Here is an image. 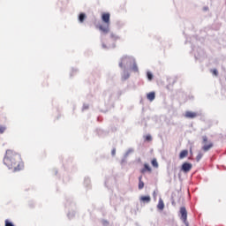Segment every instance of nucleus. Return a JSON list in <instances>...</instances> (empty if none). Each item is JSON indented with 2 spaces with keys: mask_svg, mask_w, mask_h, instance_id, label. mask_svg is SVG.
I'll return each mask as SVG.
<instances>
[{
  "mask_svg": "<svg viewBox=\"0 0 226 226\" xmlns=\"http://www.w3.org/2000/svg\"><path fill=\"white\" fill-rule=\"evenodd\" d=\"M4 163L8 167V169L13 170V172L24 170V161L22 160V155L13 150L6 151L4 158Z\"/></svg>",
  "mask_w": 226,
  "mask_h": 226,
  "instance_id": "1",
  "label": "nucleus"
},
{
  "mask_svg": "<svg viewBox=\"0 0 226 226\" xmlns=\"http://www.w3.org/2000/svg\"><path fill=\"white\" fill-rule=\"evenodd\" d=\"M102 20L106 24V26H103V25L99 26V29L103 33V34H109V32L110 31L109 26H110V13L104 12L102 15Z\"/></svg>",
  "mask_w": 226,
  "mask_h": 226,
  "instance_id": "2",
  "label": "nucleus"
},
{
  "mask_svg": "<svg viewBox=\"0 0 226 226\" xmlns=\"http://www.w3.org/2000/svg\"><path fill=\"white\" fill-rule=\"evenodd\" d=\"M202 140L203 147H201V149L202 151H204V153H207V151L213 149V147H215V144L213 142L207 140V136H203Z\"/></svg>",
  "mask_w": 226,
  "mask_h": 226,
  "instance_id": "3",
  "label": "nucleus"
},
{
  "mask_svg": "<svg viewBox=\"0 0 226 226\" xmlns=\"http://www.w3.org/2000/svg\"><path fill=\"white\" fill-rule=\"evenodd\" d=\"M180 215H181V220L184 222V223H186V220L188 218V212L186 211V207H180Z\"/></svg>",
  "mask_w": 226,
  "mask_h": 226,
  "instance_id": "4",
  "label": "nucleus"
},
{
  "mask_svg": "<svg viewBox=\"0 0 226 226\" xmlns=\"http://www.w3.org/2000/svg\"><path fill=\"white\" fill-rule=\"evenodd\" d=\"M128 63H132V58L129 56H124L119 63V67L123 68L124 64H128Z\"/></svg>",
  "mask_w": 226,
  "mask_h": 226,
  "instance_id": "5",
  "label": "nucleus"
},
{
  "mask_svg": "<svg viewBox=\"0 0 226 226\" xmlns=\"http://www.w3.org/2000/svg\"><path fill=\"white\" fill-rule=\"evenodd\" d=\"M192 163L184 162L182 164V170H183V172H190L192 170Z\"/></svg>",
  "mask_w": 226,
  "mask_h": 226,
  "instance_id": "6",
  "label": "nucleus"
},
{
  "mask_svg": "<svg viewBox=\"0 0 226 226\" xmlns=\"http://www.w3.org/2000/svg\"><path fill=\"white\" fill-rule=\"evenodd\" d=\"M185 116L188 119H195V117H197L199 116V114H197V112H193V111H186Z\"/></svg>",
  "mask_w": 226,
  "mask_h": 226,
  "instance_id": "7",
  "label": "nucleus"
},
{
  "mask_svg": "<svg viewBox=\"0 0 226 226\" xmlns=\"http://www.w3.org/2000/svg\"><path fill=\"white\" fill-rule=\"evenodd\" d=\"M141 174H146V172H153V170L151 169V166L149 164L145 163L144 168L140 170Z\"/></svg>",
  "mask_w": 226,
  "mask_h": 226,
  "instance_id": "8",
  "label": "nucleus"
},
{
  "mask_svg": "<svg viewBox=\"0 0 226 226\" xmlns=\"http://www.w3.org/2000/svg\"><path fill=\"white\" fill-rule=\"evenodd\" d=\"M157 208L159 211H163V209H165V203H163V200H162V198L159 199Z\"/></svg>",
  "mask_w": 226,
  "mask_h": 226,
  "instance_id": "9",
  "label": "nucleus"
},
{
  "mask_svg": "<svg viewBox=\"0 0 226 226\" xmlns=\"http://www.w3.org/2000/svg\"><path fill=\"white\" fill-rule=\"evenodd\" d=\"M188 156V150H182L179 154V159L183 160L184 158H186Z\"/></svg>",
  "mask_w": 226,
  "mask_h": 226,
  "instance_id": "10",
  "label": "nucleus"
},
{
  "mask_svg": "<svg viewBox=\"0 0 226 226\" xmlns=\"http://www.w3.org/2000/svg\"><path fill=\"white\" fill-rule=\"evenodd\" d=\"M87 18V16H86V13H84V12L79 13V20L80 24H82L86 20Z\"/></svg>",
  "mask_w": 226,
  "mask_h": 226,
  "instance_id": "11",
  "label": "nucleus"
},
{
  "mask_svg": "<svg viewBox=\"0 0 226 226\" xmlns=\"http://www.w3.org/2000/svg\"><path fill=\"white\" fill-rule=\"evenodd\" d=\"M147 100H149L150 102H153V100H154V98H155V94H154V92H150L149 94H147Z\"/></svg>",
  "mask_w": 226,
  "mask_h": 226,
  "instance_id": "12",
  "label": "nucleus"
},
{
  "mask_svg": "<svg viewBox=\"0 0 226 226\" xmlns=\"http://www.w3.org/2000/svg\"><path fill=\"white\" fill-rule=\"evenodd\" d=\"M144 188V182L142 181V176L139 177V190H142Z\"/></svg>",
  "mask_w": 226,
  "mask_h": 226,
  "instance_id": "13",
  "label": "nucleus"
},
{
  "mask_svg": "<svg viewBox=\"0 0 226 226\" xmlns=\"http://www.w3.org/2000/svg\"><path fill=\"white\" fill-rule=\"evenodd\" d=\"M140 200H142V202H151V197H149V196H142L140 198Z\"/></svg>",
  "mask_w": 226,
  "mask_h": 226,
  "instance_id": "14",
  "label": "nucleus"
},
{
  "mask_svg": "<svg viewBox=\"0 0 226 226\" xmlns=\"http://www.w3.org/2000/svg\"><path fill=\"white\" fill-rule=\"evenodd\" d=\"M151 163L153 167H154L155 169H158V161H156V159H153Z\"/></svg>",
  "mask_w": 226,
  "mask_h": 226,
  "instance_id": "15",
  "label": "nucleus"
},
{
  "mask_svg": "<svg viewBox=\"0 0 226 226\" xmlns=\"http://www.w3.org/2000/svg\"><path fill=\"white\" fill-rule=\"evenodd\" d=\"M202 156H204V154L202 153H199L196 156V162H200V160H202Z\"/></svg>",
  "mask_w": 226,
  "mask_h": 226,
  "instance_id": "16",
  "label": "nucleus"
},
{
  "mask_svg": "<svg viewBox=\"0 0 226 226\" xmlns=\"http://www.w3.org/2000/svg\"><path fill=\"white\" fill-rule=\"evenodd\" d=\"M145 140H147V142H151L153 140V137L148 134L145 137Z\"/></svg>",
  "mask_w": 226,
  "mask_h": 226,
  "instance_id": "17",
  "label": "nucleus"
},
{
  "mask_svg": "<svg viewBox=\"0 0 226 226\" xmlns=\"http://www.w3.org/2000/svg\"><path fill=\"white\" fill-rule=\"evenodd\" d=\"M132 72H139V67H137V64L133 63Z\"/></svg>",
  "mask_w": 226,
  "mask_h": 226,
  "instance_id": "18",
  "label": "nucleus"
},
{
  "mask_svg": "<svg viewBox=\"0 0 226 226\" xmlns=\"http://www.w3.org/2000/svg\"><path fill=\"white\" fill-rule=\"evenodd\" d=\"M4 132H6V127L0 125V133H3Z\"/></svg>",
  "mask_w": 226,
  "mask_h": 226,
  "instance_id": "19",
  "label": "nucleus"
},
{
  "mask_svg": "<svg viewBox=\"0 0 226 226\" xmlns=\"http://www.w3.org/2000/svg\"><path fill=\"white\" fill-rule=\"evenodd\" d=\"M147 79L148 80H153V74L151 72H147Z\"/></svg>",
  "mask_w": 226,
  "mask_h": 226,
  "instance_id": "20",
  "label": "nucleus"
},
{
  "mask_svg": "<svg viewBox=\"0 0 226 226\" xmlns=\"http://www.w3.org/2000/svg\"><path fill=\"white\" fill-rule=\"evenodd\" d=\"M213 75H215V77H218V71L216 69L212 70Z\"/></svg>",
  "mask_w": 226,
  "mask_h": 226,
  "instance_id": "21",
  "label": "nucleus"
},
{
  "mask_svg": "<svg viewBox=\"0 0 226 226\" xmlns=\"http://www.w3.org/2000/svg\"><path fill=\"white\" fill-rule=\"evenodd\" d=\"M123 79L124 80H126V79H130V74L129 73L124 74Z\"/></svg>",
  "mask_w": 226,
  "mask_h": 226,
  "instance_id": "22",
  "label": "nucleus"
},
{
  "mask_svg": "<svg viewBox=\"0 0 226 226\" xmlns=\"http://www.w3.org/2000/svg\"><path fill=\"white\" fill-rule=\"evenodd\" d=\"M111 154H112V156H116V148H114V149L111 151Z\"/></svg>",
  "mask_w": 226,
  "mask_h": 226,
  "instance_id": "23",
  "label": "nucleus"
},
{
  "mask_svg": "<svg viewBox=\"0 0 226 226\" xmlns=\"http://www.w3.org/2000/svg\"><path fill=\"white\" fill-rule=\"evenodd\" d=\"M190 153H191V154L193 153L192 150V147L190 148Z\"/></svg>",
  "mask_w": 226,
  "mask_h": 226,
  "instance_id": "24",
  "label": "nucleus"
}]
</instances>
